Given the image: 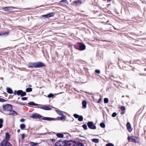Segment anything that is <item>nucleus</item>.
Returning a JSON list of instances; mask_svg holds the SVG:
<instances>
[{"mask_svg":"<svg viewBox=\"0 0 146 146\" xmlns=\"http://www.w3.org/2000/svg\"><path fill=\"white\" fill-rule=\"evenodd\" d=\"M66 118V116L63 115H62L61 117H58L56 118L50 117H44L43 118H42V119L46 120V121H52L60 120L61 121H63L64 120H65Z\"/></svg>","mask_w":146,"mask_h":146,"instance_id":"obj_2","label":"nucleus"},{"mask_svg":"<svg viewBox=\"0 0 146 146\" xmlns=\"http://www.w3.org/2000/svg\"><path fill=\"white\" fill-rule=\"evenodd\" d=\"M110 146H114V145L113 143H110Z\"/></svg>","mask_w":146,"mask_h":146,"instance_id":"obj_57","label":"nucleus"},{"mask_svg":"<svg viewBox=\"0 0 146 146\" xmlns=\"http://www.w3.org/2000/svg\"><path fill=\"white\" fill-rule=\"evenodd\" d=\"M106 146H110V143H107L106 145Z\"/></svg>","mask_w":146,"mask_h":146,"instance_id":"obj_60","label":"nucleus"},{"mask_svg":"<svg viewBox=\"0 0 146 146\" xmlns=\"http://www.w3.org/2000/svg\"><path fill=\"white\" fill-rule=\"evenodd\" d=\"M6 90L7 92L9 94H12L13 93V91L12 89L9 87H7Z\"/></svg>","mask_w":146,"mask_h":146,"instance_id":"obj_19","label":"nucleus"},{"mask_svg":"<svg viewBox=\"0 0 146 146\" xmlns=\"http://www.w3.org/2000/svg\"><path fill=\"white\" fill-rule=\"evenodd\" d=\"M37 144L38 143H34L32 142L30 143V145L31 146H35L37 145Z\"/></svg>","mask_w":146,"mask_h":146,"instance_id":"obj_31","label":"nucleus"},{"mask_svg":"<svg viewBox=\"0 0 146 146\" xmlns=\"http://www.w3.org/2000/svg\"><path fill=\"white\" fill-rule=\"evenodd\" d=\"M17 91H16V90H15L14 91V92L13 94L15 95H17Z\"/></svg>","mask_w":146,"mask_h":146,"instance_id":"obj_50","label":"nucleus"},{"mask_svg":"<svg viewBox=\"0 0 146 146\" xmlns=\"http://www.w3.org/2000/svg\"><path fill=\"white\" fill-rule=\"evenodd\" d=\"M8 10H9V11L12 10V9H11L12 8H16L15 7H11V6L8 7Z\"/></svg>","mask_w":146,"mask_h":146,"instance_id":"obj_43","label":"nucleus"},{"mask_svg":"<svg viewBox=\"0 0 146 146\" xmlns=\"http://www.w3.org/2000/svg\"><path fill=\"white\" fill-rule=\"evenodd\" d=\"M78 119L79 121H81L83 120V117L82 115H79Z\"/></svg>","mask_w":146,"mask_h":146,"instance_id":"obj_28","label":"nucleus"},{"mask_svg":"<svg viewBox=\"0 0 146 146\" xmlns=\"http://www.w3.org/2000/svg\"><path fill=\"white\" fill-rule=\"evenodd\" d=\"M55 111H56L57 113L59 115H63L62 112L59 110H56Z\"/></svg>","mask_w":146,"mask_h":146,"instance_id":"obj_21","label":"nucleus"},{"mask_svg":"<svg viewBox=\"0 0 146 146\" xmlns=\"http://www.w3.org/2000/svg\"><path fill=\"white\" fill-rule=\"evenodd\" d=\"M27 99V98L26 97H23L21 98V100H25Z\"/></svg>","mask_w":146,"mask_h":146,"instance_id":"obj_45","label":"nucleus"},{"mask_svg":"<svg viewBox=\"0 0 146 146\" xmlns=\"http://www.w3.org/2000/svg\"><path fill=\"white\" fill-rule=\"evenodd\" d=\"M66 146H75L76 144V142L71 141H67L65 140Z\"/></svg>","mask_w":146,"mask_h":146,"instance_id":"obj_7","label":"nucleus"},{"mask_svg":"<svg viewBox=\"0 0 146 146\" xmlns=\"http://www.w3.org/2000/svg\"><path fill=\"white\" fill-rule=\"evenodd\" d=\"M42 117H43V118L44 117L43 116L37 113H35L33 114L31 117L33 118L38 119H40Z\"/></svg>","mask_w":146,"mask_h":146,"instance_id":"obj_9","label":"nucleus"},{"mask_svg":"<svg viewBox=\"0 0 146 146\" xmlns=\"http://www.w3.org/2000/svg\"><path fill=\"white\" fill-rule=\"evenodd\" d=\"M67 2V0H62L60 1L59 3L60 4H61L62 3H66Z\"/></svg>","mask_w":146,"mask_h":146,"instance_id":"obj_35","label":"nucleus"},{"mask_svg":"<svg viewBox=\"0 0 146 146\" xmlns=\"http://www.w3.org/2000/svg\"><path fill=\"white\" fill-rule=\"evenodd\" d=\"M117 113L116 112H113L112 114L111 115V116L112 117H115L116 115H117Z\"/></svg>","mask_w":146,"mask_h":146,"instance_id":"obj_41","label":"nucleus"},{"mask_svg":"<svg viewBox=\"0 0 146 146\" xmlns=\"http://www.w3.org/2000/svg\"><path fill=\"white\" fill-rule=\"evenodd\" d=\"M8 7H5L3 8V9L4 11H9V10H8Z\"/></svg>","mask_w":146,"mask_h":146,"instance_id":"obj_36","label":"nucleus"},{"mask_svg":"<svg viewBox=\"0 0 146 146\" xmlns=\"http://www.w3.org/2000/svg\"><path fill=\"white\" fill-rule=\"evenodd\" d=\"M2 36H7L9 34V32H7L4 33H2Z\"/></svg>","mask_w":146,"mask_h":146,"instance_id":"obj_29","label":"nucleus"},{"mask_svg":"<svg viewBox=\"0 0 146 146\" xmlns=\"http://www.w3.org/2000/svg\"><path fill=\"white\" fill-rule=\"evenodd\" d=\"M65 141H63L60 140L56 142L55 144V146H65Z\"/></svg>","mask_w":146,"mask_h":146,"instance_id":"obj_8","label":"nucleus"},{"mask_svg":"<svg viewBox=\"0 0 146 146\" xmlns=\"http://www.w3.org/2000/svg\"><path fill=\"white\" fill-rule=\"evenodd\" d=\"M32 90V89L31 88H27L26 89V92H31Z\"/></svg>","mask_w":146,"mask_h":146,"instance_id":"obj_27","label":"nucleus"},{"mask_svg":"<svg viewBox=\"0 0 146 146\" xmlns=\"http://www.w3.org/2000/svg\"><path fill=\"white\" fill-rule=\"evenodd\" d=\"M77 146H85L82 143L78 142L76 143Z\"/></svg>","mask_w":146,"mask_h":146,"instance_id":"obj_26","label":"nucleus"},{"mask_svg":"<svg viewBox=\"0 0 146 146\" xmlns=\"http://www.w3.org/2000/svg\"><path fill=\"white\" fill-rule=\"evenodd\" d=\"M13 109L12 106L11 105L7 104L5 105H3V109L4 110L9 111Z\"/></svg>","mask_w":146,"mask_h":146,"instance_id":"obj_5","label":"nucleus"},{"mask_svg":"<svg viewBox=\"0 0 146 146\" xmlns=\"http://www.w3.org/2000/svg\"><path fill=\"white\" fill-rule=\"evenodd\" d=\"M87 102L85 100H83L82 102V108L83 109H85L86 107V105H87Z\"/></svg>","mask_w":146,"mask_h":146,"instance_id":"obj_16","label":"nucleus"},{"mask_svg":"<svg viewBox=\"0 0 146 146\" xmlns=\"http://www.w3.org/2000/svg\"><path fill=\"white\" fill-rule=\"evenodd\" d=\"M108 102V98H105L104 99V102L105 103H107Z\"/></svg>","mask_w":146,"mask_h":146,"instance_id":"obj_38","label":"nucleus"},{"mask_svg":"<svg viewBox=\"0 0 146 146\" xmlns=\"http://www.w3.org/2000/svg\"><path fill=\"white\" fill-rule=\"evenodd\" d=\"M120 109L122 111H125V107L123 106H121L120 108Z\"/></svg>","mask_w":146,"mask_h":146,"instance_id":"obj_37","label":"nucleus"},{"mask_svg":"<svg viewBox=\"0 0 146 146\" xmlns=\"http://www.w3.org/2000/svg\"><path fill=\"white\" fill-rule=\"evenodd\" d=\"M125 111H121V114L122 115H123L125 113Z\"/></svg>","mask_w":146,"mask_h":146,"instance_id":"obj_52","label":"nucleus"},{"mask_svg":"<svg viewBox=\"0 0 146 146\" xmlns=\"http://www.w3.org/2000/svg\"><path fill=\"white\" fill-rule=\"evenodd\" d=\"M1 144L3 146H12L11 144L8 142L4 140L1 143Z\"/></svg>","mask_w":146,"mask_h":146,"instance_id":"obj_11","label":"nucleus"},{"mask_svg":"<svg viewBox=\"0 0 146 146\" xmlns=\"http://www.w3.org/2000/svg\"><path fill=\"white\" fill-rule=\"evenodd\" d=\"M74 48L80 51L85 50L86 48L85 45L82 43H78L74 46Z\"/></svg>","mask_w":146,"mask_h":146,"instance_id":"obj_3","label":"nucleus"},{"mask_svg":"<svg viewBox=\"0 0 146 146\" xmlns=\"http://www.w3.org/2000/svg\"><path fill=\"white\" fill-rule=\"evenodd\" d=\"M21 137L22 139H24L25 137V134L24 133H23L22 134Z\"/></svg>","mask_w":146,"mask_h":146,"instance_id":"obj_47","label":"nucleus"},{"mask_svg":"<svg viewBox=\"0 0 146 146\" xmlns=\"http://www.w3.org/2000/svg\"><path fill=\"white\" fill-rule=\"evenodd\" d=\"M21 90H19L17 91V95L18 96L21 95Z\"/></svg>","mask_w":146,"mask_h":146,"instance_id":"obj_40","label":"nucleus"},{"mask_svg":"<svg viewBox=\"0 0 146 146\" xmlns=\"http://www.w3.org/2000/svg\"><path fill=\"white\" fill-rule=\"evenodd\" d=\"M114 77L113 76H110V80H114Z\"/></svg>","mask_w":146,"mask_h":146,"instance_id":"obj_46","label":"nucleus"},{"mask_svg":"<svg viewBox=\"0 0 146 146\" xmlns=\"http://www.w3.org/2000/svg\"><path fill=\"white\" fill-rule=\"evenodd\" d=\"M26 9H27V10H29V9H30V8H26Z\"/></svg>","mask_w":146,"mask_h":146,"instance_id":"obj_63","label":"nucleus"},{"mask_svg":"<svg viewBox=\"0 0 146 146\" xmlns=\"http://www.w3.org/2000/svg\"><path fill=\"white\" fill-rule=\"evenodd\" d=\"M126 127L129 132H131L132 131V129L131 128V125L129 122H128L127 123Z\"/></svg>","mask_w":146,"mask_h":146,"instance_id":"obj_13","label":"nucleus"},{"mask_svg":"<svg viewBox=\"0 0 146 146\" xmlns=\"http://www.w3.org/2000/svg\"><path fill=\"white\" fill-rule=\"evenodd\" d=\"M10 138V136L9 133L7 132L5 134V140L6 141H8Z\"/></svg>","mask_w":146,"mask_h":146,"instance_id":"obj_18","label":"nucleus"},{"mask_svg":"<svg viewBox=\"0 0 146 146\" xmlns=\"http://www.w3.org/2000/svg\"><path fill=\"white\" fill-rule=\"evenodd\" d=\"M137 139L138 137L136 136H128L127 137V139L129 142H132L134 143L137 142Z\"/></svg>","mask_w":146,"mask_h":146,"instance_id":"obj_4","label":"nucleus"},{"mask_svg":"<svg viewBox=\"0 0 146 146\" xmlns=\"http://www.w3.org/2000/svg\"><path fill=\"white\" fill-rule=\"evenodd\" d=\"M16 103L17 104H20V103L19 102H18L17 101H16Z\"/></svg>","mask_w":146,"mask_h":146,"instance_id":"obj_62","label":"nucleus"},{"mask_svg":"<svg viewBox=\"0 0 146 146\" xmlns=\"http://www.w3.org/2000/svg\"><path fill=\"white\" fill-rule=\"evenodd\" d=\"M43 105H44L38 104L37 106H38V107L37 108H39L43 109Z\"/></svg>","mask_w":146,"mask_h":146,"instance_id":"obj_34","label":"nucleus"},{"mask_svg":"<svg viewBox=\"0 0 146 146\" xmlns=\"http://www.w3.org/2000/svg\"><path fill=\"white\" fill-rule=\"evenodd\" d=\"M44 64L40 62H29L28 67L29 68H40L45 66Z\"/></svg>","mask_w":146,"mask_h":146,"instance_id":"obj_1","label":"nucleus"},{"mask_svg":"<svg viewBox=\"0 0 146 146\" xmlns=\"http://www.w3.org/2000/svg\"><path fill=\"white\" fill-rule=\"evenodd\" d=\"M21 97H23L26 95V92L23 91V90H21Z\"/></svg>","mask_w":146,"mask_h":146,"instance_id":"obj_25","label":"nucleus"},{"mask_svg":"<svg viewBox=\"0 0 146 146\" xmlns=\"http://www.w3.org/2000/svg\"><path fill=\"white\" fill-rule=\"evenodd\" d=\"M73 116L75 118H78L79 116V115L75 113L74 114Z\"/></svg>","mask_w":146,"mask_h":146,"instance_id":"obj_39","label":"nucleus"},{"mask_svg":"<svg viewBox=\"0 0 146 146\" xmlns=\"http://www.w3.org/2000/svg\"><path fill=\"white\" fill-rule=\"evenodd\" d=\"M92 142H95V143H98L99 142V140L98 139L94 138L92 139Z\"/></svg>","mask_w":146,"mask_h":146,"instance_id":"obj_23","label":"nucleus"},{"mask_svg":"<svg viewBox=\"0 0 146 146\" xmlns=\"http://www.w3.org/2000/svg\"><path fill=\"white\" fill-rule=\"evenodd\" d=\"M106 73L107 75H110L109 65L108 64L106 65Z\"/></svg>","mask_w":146,"mask_h":146,"instance_id":"obj_15","label":"nucleus"},{"mask_svg":"<svg viewBox=\"0 0 146 146\" xmlns=\"http://www.w3.org/2000/svg\"><path fill=\"white\" fill-rule=\"evenodd\" d=\"M84 69L85 71L87 72L88 71V69L87 68H84Z\"/></svg>","mask_w":146,"mask_h":146,"instance_id":"obj_54","label":"nucleus"},{"mask_svg":"<svg viewBox=\"0 0 146 146\" xmlns=\"http://www.w3.org/2000/svg\"><path fill=\"white\" fill-rule=\"evenodd\" d=\"M25 120V119L23 118H21V119L20 121L21 122H24Z\"/></svg>","mask_w":146,"mask_h":146,"instance_id":"obj_49","label":"nucleus"},{"mask_svg":"<svg viewBox=\"0 0 146 146\" xmlns=\"http://www.w3.org/2000/svg\"><path fill=\"white\" fill-rule=\"evenodd\" d=\"M9 111V113H7V114L9 115H11L12 116H14L17 115H18L16 111L14 110H12Z\"/></svg>","mask_w":146,"mask_h":146,"instance_id":"obj_12","label":"nucleus"},{"mask_svg":"<svg viewBox=\"0 0 146 146\" xmlns=\"http://www.w3.org/2000/svg\"><path fill=\"white\" fill-rule=\"evenodd\" d=\"M100 126L103 128H105V125L103 122H102L100 124Z\"/></svg>","mask_w":146,"mask_h":146,"instance_id":"obj_30","label":"nucleus"},{"mask_svg":"<svg viewBox=\"0 0 146 146\" xmlns=\"http://www.w3.org/2000/svg\"><path fill=\"white\" fill-rule=\"evenodd\" d=\"M101 98H100L97 102L98 103H100L101 102Z\"/></svg>","mask_w":146,"mask_h":146,"instance_id":"obj_51","label":"nucleus"},{"mask_svg":"<svg viewBox=\"0 0 146 146\" xmlns=\"http://www.w3.org/2000/svg\"><path fill=\"white\" fill-rule=\"evenodd\" d=\"M3 120L2 119H0V124H3Z\"/></svg>","mask_w":146,"mask_h":146,"instance_id":"obj_48","label":"nucleus"},{"mask_svg":"<svg viewBox=\"0 0 146 146\" xmlns=\"http://www.w3.org/2000/svg\"><path fill=\"white\" fill-rule=\"evenodd\" d=\"M81 3L82 2L81 0H78L72 2V5H75L76 6H77L78 5H80Z\"/></svg>","mask_w":146,"mask_h":146,"instance_id":"obj_14","label":"nucleus"},{"mask_svg":"<svg viewBox=\"0 0 146 146\" xmlns=\"http://www.w3.org/2000/svg\"><path fill=\"white\" fill-rule=\"evenodd\" d=\"M54 13L51 12L49 13L46 14L42 15V17H44L45 18H47L49 17L53 16L54 15Z\"/></svg>","mask_w":146,"mask_h":146,"instance_id":"obj_10","label":"nucleus"},{"mask_svg":"<svg viewBox=\"0 0 146 146\" xmlns=\"http://www.w3.org/2000/svg\"><path fill=\"white\" fill-rule=\"evenodd\" d=\"M25 125L24 124H22L20 125V128L23 130L25 128Z\"/></svg>","mask_w":146,"mask_h":146,"instance_id":"obj_24","label":"nucleus"},{"mask_svg":"<svg viewBox=\"0 0 146 146\" xmlns=\"http://www.w3.org/2000/svg\"><path fill=\"white\" fill-rule=\"evenodd\" d=\"M20 104L22 105H25L24 103H20Z\"/></svg>","mask_w":146,"mask_h":146,"instance_id":"obj_56","label":"nucleus"},{"mask_svg":"<svg viewBox=\"0 0 146 146\" xmlns=\"http://www.w3.org/2000/svg\"><path fill=\"white\" fill-rule=\"evenodd\" d=\"M50 140L53 142H54L55 141V140L53 139H50Z\"/></svg>","mask_w":146,"mask_h":146,"instance_id":"obj_55","label":"nucleus"},{"mask_svg":"<svg viewBox=\"0 0 146 146\" xmlns=\"http://www.w3.org/2000/svg\"><path fill=\"white\" fill-rule=\"evenodd\" d=\"M43 109L46 110H51L52 108L50 106L44 105Z\"/></svg>","mask_w":146,"mask_h":146,"instance_id":"obj_17","label":"nucleus"},{"mask_svg":"<svg viewBox=\"0 0 146 146\" xmlns=\"http://www.w3.org/2000/svg\"><path fill=\"white\" fill-rule=\"evenodd\" d=\"M28 104L29 105L32 106H36L38 105V104L35 103L34 102H31L28 103Z\"/></svg>","mask_w":146,"mask_h":146,"instance_id":"obj_20","label":"nucleus"},{"mask_svg":"<svg viewBox=\"0 0 146 146\" xmlns=\"http://www.w3.org/2000/svg\"><path fill=\"white\" fill-rule=\"evenodd\" d=\"M3 127V124H0V129L1 128Z\"/></svg>","mask_w":146,"mask_h":146,"instance_id":"obj_58","label":"nucleus"},{"mask_svg":"<svg viewBox=\"0 0 146 146\" xmlns=\"http://www.w3.org/2000/svg\"><path fill=\"white\" fill-rule=\"evenodd\" d=\"M7 101V100H5L3 98H0V102H4Z\"/></svg>","mask_w":146,"mask_h":146,"instance_id":"obj_42","label":"nucleus"},{"mask_svg":"<svg viewBox=\"0 0 146 146\" xmlns=\"http://www.w3.org/2000/svg\"><path fill=\"white\" fill-rule=\"evenodd\" d=\"M88 128L91 129H96V126L93 122L89 121L87 123Z\"/></svg>","mask_w":146,"mask_h":146,"instance_id":"obj_6","label":"nucleus"},{"mask_svg":"<svg viewBox=\"0 0 146 146\" xmlns=\"http://www.w3.org/2000/svg\"><path fill=\"white\" fill-rule=\"evenodd\" d=\"M1 35L2 36V33H0V36H1Z\"/></svg>","mask_w":146,"mask_h":146,"instance_id":"obj_64","label":"nucleus"},{"mask_svg":"<svg viewBox=\"0 0 146 146\" xmlns=\"http://www.w3.org/2000/svg\"><path fill=\"white\" fill-rule=\"evenodd\" d=\"M57 136L59 138H63L64 137L62 133H58L56 134Z\"/></svg>","mask_w":146,"mask_h":146,"instance_id":"obj_22","label":"nucleus"},{"mask_svg":"<svg viewBox=\"0 0 146 146\" xmlns=\"http://www.w3.org/2000/svg\"><path fill=\"white\" fill-rule=\"evenodd\" d=\"M47 97L49 98H50L52 97H54V95L52 94V93H50L48 95Z\"/></svg>","mask_w":146,"mask_h":146,"instance_id":"obj_32","label":"nucleus"},{"mask_svg":"<svg viewBox=\"0 0 146 146\" xmlns=\"http://www.w3.org/2000/svg\"><path fill=\"white\" fill-rule=\"evenodd\" d=\"M115 13L116 14H119V13H118L117 11V10H115Z\"/></svg>","mask_w":146,"mask_h":146,"instance_id":"obj_53","label":"nucleus"},{"mask_svg":"<svg viewBox=\"0 0 146 146\" xmlns=\"http://www.w3.org/2000/svg\"><path fill=\"white\" fill-rule=\"evenodd\" d=\"M20 130L19 129H17V132L18 133H19V132H20Z\"/></svg>","mask_w":146,"mask_h":146,"instance_id":"obj_61","label":"nucleus"},{"mask_svg":"<svg viewBox=\"0 0 146 146\" xmlns=\"http://www.w3.org/2000/svg\"><path fill=\"white\" fill-rule=\"evenodd\" d=\"M79 136L80 137H84V136H82V135H80Z\"/></svg>","mask_w":146,"mask_h":146,"instance_id":"obj_59","label":"nucleus"},{"mask_svg":"<svg viewBox=\"0 0 146 146\" xmlns=\"http://www.w3.org/2000/svg\"><path fill=\"white\" fill-rule=\"evenodd\" d=\"M95 72L97 74H99L100 73V70L97 69L95 70Z\"/></svg>","mask_w":146,"mask_h":146,"instance_id":"obj_44","label":"nucleus"},{"mask_svg":"<svg viewBox=\"0 0 146 146\" xmlns=\"http://www.w3.org/2000/svg\"><path fill=\"white\" fill-rule=\"evenodd\" d=\"M82 126L84 129L85 130H87L88 129L87 125L86 124H83Z\"/></svg>","mask_w":146,"mask_h":146,"instance_id":"obj_33","label":"nucleus"}]
</instances>
